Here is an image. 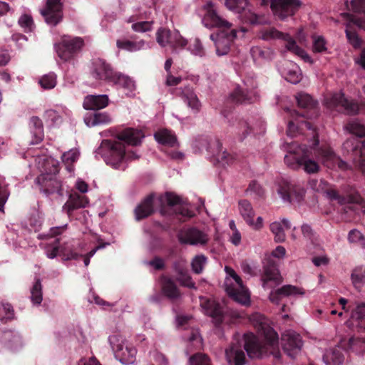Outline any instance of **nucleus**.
Returning a JSON list of instances; mask_svg holds the SVG:
<instances>
[{"label":"nucleus","instance_id":"27","mask_svg":"<svg viewBox=\"0 0 365 365\" xmlns=\"http://www.w3.org/2000/svg\"><path fill=\"white\" fill-rule=\"evenodd\" d=\"M250 53L254 62L258 65L272 61L275 56L274 50L270 47L259 45L251 46Z\"/></svg>","mask_w":365,"mask_h":365},{"label":"nucleus","instance_id":"17","mask_svg":"<svg viewBox=\"0 0 365 365\" xmlns=\"http://www.w3.org/2000/svg\"><path fill=\"white\" fill-rule=\"evenodd\" d=\"M156 41L162 47L169 46L173 48H184L187 43L178 31H170L165 28H160L157 31Z\"/></svg>","mask_w":365,"mask_h":365},{"label":"nucleus","instance_id":"22","mask_svg":"<svg viewBox=\"0 0 365 365\" xmlns=\"http://www.w3.org/2000/svg\"><path fill=\"white\" fill-rule=\"evenodd\" d=\"M178 238L181 244L190 245H204L209 240L206 233L195 227L181 230L178 234Z\"/></svg>","mask_w":365,"mask_h":365},{"label":"nucleus","instance_id":"47","mask_svg":"<svg viewBox=\"0 0 365 365\" xmlns=\"http://www.w3.org/2000/svg\"><path fill=\"white\" fill-rule=\"evenodd\" d=\"M270 231L274 235V241L277 243L283 242L285 241L286 235L282 223L277 221L273 222L269 225Z\"/></svg>","mask_w":365,"mask_h":365},{"label":"nucleus","instance_id":"29","mask_svg":"<svg viewBox=\"0 0 365 365\" xmlns=\"http://www.w3.org/2000/svg\"><path fill=\"white\" fill-rule=\"evenodd\" d=\"M304 292L302 288L292 285H284L281 288L272 291L269 299L272 302L278 304L282 298L289 296L303 295Z\"/></svg>","mask_w":365,"mask_h":365},{"label":"nucleus","instance_id":"48","mask_svg":"<svg viewBox=\"0 0 365 365\" xmlns=\"http://www.w3.org/2000/svg\"><path fill=\"white\" fill-rule=\"evenodd\" d=\"M246 192L254 198L262 197L264 194L262 187L255 180H253L250 183L246 190Z\"/></svg>","mask_w":365,"mask_h":365},{"label":"nucleus","instance_id":"35","mask_svg":"<svg viewBox=\"0 0 365 365\" xmlns=\"http://www.w3.org/2000/svg\"><path fill=\"white\" fill-rule=\"evenodd\" d=\"M29 127L33 138L31 144L39 143L44 136L42 120L37 116H33L30 118Z\"/></svg>","mask_w":365,"mask_h":365},{"label":"nucleus","instance_id":"31","mask_svg":"<svg viewBox=\"0 0 365 365\" xmlns=\"http://www.w3.org/2000/svg\"><path fill=\"white\" fill-rule=\"evenodd\" d=\"M124 90L125 95L131 96L135 89V81L128 76L120 73H115L111 82Z\"/></svg>","mask_w":365,"mask_h":365},{"label":"nucleus","instance_id":"40","mask_svg":"<svg viewBox=\"0 0 365 365\" xmlns=\"http://www.w3.org/2000/svg\"><path fill=\"white\" fill-rule=\"evenodd\" d=\"M110 121L111 118L106 113H88L84 117V122L88 127L108 124Z\"/></svg>","mask_w":365,"mask_h":365},{"label":"nucleus","instance_id":"60","mask_svg":"<svg viewBox=\"0 0 365 365\" xmlns=\"http://www.w3.org/2000/svg\"><path fill=\"white\" fill-rule=\"evenodd\" d=\"M18 22L24 31L29 32L33 30L34 22L31 16L27 14L22 15Z\"/></svg>","mask_w":365,"mask_h":365},{"label":"nucleus","instance_id":"63","mask_svg":"<svg viewBox=\"0 0 365 365\" xmlns=\"http://www.w3.org/2000/svg\"><path fill=\"white\" fill-rule=\"evenodd\" d=\"M150 360L154 361L157 365L168 364V360L166 359L165 356L157 351L150 352Z\"/></svg>","mask_w":365,"mask_h":365},{"label":"nucleus","instance_id":"11","mask_svg":"<svg viewBox=\"0 0 365 365\" xmlns=\"http://www.w3.org/2000/svg\"><path fill=\"white\" fill-rule=\"evenodd\" d=\"M108 341L114 352L115 357L123 364H132L135 360L136 349L128 344L120 335H113L108 337Z\"/></svg>","mask_w":365,"mask_h":365},{"label":"nucleus","instance_id":"49","mask_svg":"<svg viewBox=\"0 0 365 365\" xmlns=\"http://www.w3.org/2000/svg\"><path fill=\"white\" fill-rule=\"evenodd\" d=\"M10 192L7 187L5 180L0 178V211L4 212V205L7 202Z\"/></svg>","mask_w":365,"mask_h":365},{"label":"nucleus","instance_id":"53","mask_svg":"<svg viewBox=\"0 0 365 365\" xmlns=\"http://www.w3.org/2000/svg\"><path fill=\"white\" fill-rule=\"evenodd\" d=\"M252 131L249 123L245 120H239L235 133L238 135L240 140H243Z\"/></svg>","mask_w":365,"mask_h":365},{"label":"nucleus","instance_id":"19","mask_svg":"<svg viewBox=\"0 0 365 365\" xmlns=\"http://www.w3.org/2000/svg\"><path fill=\"white\" fill-rule=\"evenodd\" d=\"M62 12V0H47L45 7L41 10L45 21L51 26H56L61 21Z\"/></svg>","mask_w":365,"mask_h":365},{"label":"nucleus","instance_id":"3","mask_svg":"<svg viewBox=\"0 0 365 365\" xmlns=\"http://www.w3.org/2000/svg\"><path fill=\"white\" fill-rule=\"evenodd\" d=\"M144 136L141 130L127 128L118 135L116 140H103L96 150V156L100 155L107 165L115 169L124 170L129 161L140 158L135 151L126 149L125 143L138 145Z\"/></svg>","mask_w":365,"mask_h":365},{"label":"nucleus","instance_id":"33","mask_svg":"<svg viewBox=\"0 0 365 365\" xmlns=\"http://www.w3.org/2000/svg\"><path fill=\"white\" fill-rule=\"evenodd\" d=\"M173 267L178 275L177 279L182 286L195 288V282H192L187 269L185 267V262H175Z\"/></svg>","mask_w":365,"mask_h":365},{"label":"nucleus","instance_id":"25","mask_svg":"<svg viewBox=\"0 0 365 365\" xmlns=\"http://www.w3.org/2000/svg\"><path fill=\"white\" fill-rule=\"evenodd\" d=\"M328 197L331 200H336L340 205L355 204L360 207L361 212L365 214V202L359 195L354 191H346V196L341 195L335 190H329L327 192Z\"/></svg>","mask_w":365,"mask_h":365},{"label":"nucleus","instance_id":"57","mask_svg":"<svg viewBox=\"0 0 365 365\" xmlns=\"http://www.w3.org/2000/svg\"><path fill=\"white\" fill-rule=\"evenodd\" d=\"M301 232L304 238L308 241L314 242L317 239V232L312 227V226L307 223H304L302 225Z\"/></svg>","mask_w":365,"mask_h":365},{"label":"nucleus","instance_id":"6","mask_svg":"<svg viewBox=\"0 0 365 365\" xmlns=\"http://www.w3.org/2000/svg\"><path fill=\"white\" fill-rule=\"evenodd\" d=\"M345 128L353 136L347 139L343 144V152L349 158L354 167L365 175V126L357 120L349 122Z\"/></svg>","mask_w":365,"mask_h":365},{"label":"nucleus","instance_id":"36","mask_svg":"<svg viewBox=\"0 0 365 365\" xmlns=\"http://www.w3.org/2000/svg\"><path fill=\"white\" fill-rule=\"evenodd\" d=\"M182 99L194 113L199 112L201 103L192 88L185 87L182 91Z\"/></svg>","mask_w":365,"mask_h":365},{"label":"nucleus","instance_id":"61","mask_svg":"<svg viewBox=\"0 0 365 365\" xmlns=\"http://www.w3.org/2000/svg\"><path fill=\"white\" fill-rule=\"evenodd\" d=\"M294 68L287 71L286 74V80L291 83L296 84L301 80V73L297 66H294Z\"/></svg>","mask_w":365,"mask_h":365},{"label":"nucleus","instance_id":"54","mask_svg":"<svg viewBox=\"0 0 365 365\" xmlns=\"http://www.w3.org/2000/svg\"><path fill=\"white\" fill-rule=\"evenodd\" d=\"M348 240L350 243H356L361 247L365 248V238L364 235L357 230H351L348 235Z\"/></svg>","mask_w":365,"mask_h":365},{"label":"nucleus","instance_id":"21","mask_svg":"<svg viewBox=\"0 0 365 365\" xmlns=\"http://www.w3.org/2000/svg\"><path fill=\"white\" fill-rule=\"evenodd\" d=\"M282 346L284 351L291 358H294L301 351L302 341L297 332L287 330L282 335Z\"/></svg>","mask_w":365,"mask_h":365},{"label":"nucleus","instance_id":"23","mask_svg":"<svg viewBox=\"0 0 365 365\" xmlns=\"http://www.w3.org/2000/svg\"><path fill=\"white\" fill-rule=\"evenodd\" d=\"M115 73L110 64L102 58H95L91 63V75L95 79L110 83Z\"/></svg>","mask_w":365,"mask_h":365},{"label":"nucleus","instance_id":"43","mask_svg":"<svg viewBox=\"0 0 365 365\" xmlns=\"http://www.w3.org/2000/svg\"><path fill=\"white\" fill-rule=\"evenodd\" d=\"M347 349L359 356L365 355V338L351 337L347 343Z\"/></svg>","mask_w":365,"mask_h":365},{"label":"nucleus","instance_id":"39","mask_svg":"<svg viewBox=\"0 0 365 365\" xmlns=\"http://www.w3.org/2000/svg\"><path fill=\"white\" fill-rule=\"evenodd\" d=\"M282 281L277 265L271 262L264 265V274L263 277V287H265L269 282L279 284Z\"/></svg>","mask_w":365,"mask_h":365},{"label":"nucleus","instance_id":"26","mask_svg":"<svg viewBox=\"0 0 365 365\" xmlns=\"http://www.w3.org/2000/svg\"><path fill=\"white\" fill-rule=\"evenodd\" d=\"M88 202V200L86 196L74 192L69 195L62 210L68 215L69 218H71L75 210L86 207Z\"/></svg>","mask_w":365,"mask_h":365},{"label":"nucleus","instance_id":"42","mask_svg":"<svg viewBox=\"0 0 365 365\" xmlns=\"http://www.w3.org/2000/svg\"><path fill=\"white\" fill-rule=\"evenodd\" d=\"M240 215L247 224H252V217L255 215L252 204L247 200H241L238 202Z\"/></svg>","mask_w":365,"mask_h":365},{"label":"nucleus","instance_id":"7","mask_svg":"<svg viewBox=\"0 0 365 365\" xmlns=\"http://www.w3.org/2000/svg\"><path fill=\"white\" fill-rule=\"evenodd\" d=\"M180 198L170 192H167L165 196L157 197L155 195H150L146 197L135 209V217L136 220L144 219L152 215L155 209L160 207L163 202L168 205L173 206L179 204Z\"/></svg>","mask_w":365,"mask_h":365},{"label":"nucleus","instance_id":"2","mask_svg":"<svg viewBox=\"0 0 365 365\" xmlns=\"http://www.w3.org/2000/svg\"><path fill=\"white\" fill-rule=\"evenodd\" d=\"M312 138V146L308 148L306 145H299L295 141L286 142L282 145L287 154L284 156V162L292 169L297 170L303 166L304 170L307 173H315L319 170V164L310 158L312 150L314 151L316 158L324 166L330 169L336 167L341 170H348L349 164L336 155L329 147L316 148L319 144L318 135Z\"/></svg>","mask_w":365,"mask_h":365},{"label":"nucleus","instance_id":"41","mask_svg":"<svg viewBox=\"0 0 365 365\" xmlns=\"http://www.w3.org/2000/svg\"><path fill=\"white\" fill-rule=\"evenodd\" d=\"M80 245L79 242L74 240L64 244L60 250L63 259L65 260L76 259L80 255L77 252V248Z\"/></svg>","mask_w":365,"mask_h":365},{"label":"nucleus","instance_id":"18","mask_svg":"<svg viewBox=\"0 0 365 365\" xmlns=\"http://www.w3.org/2000/svg\"><path fill=\"white\" fill-rule=\"evenodd\" d=\"M277 192L284 202L289 203L299 202L304 195L302 188L286 180L279 182Z\"/></svg>","mask_w":365,"mask_h":365},{"label":"nucleus","instance_id":"32","mask_svg":"<svg viewBox=\"0 0 365 365\" xmlns=\"http://www.w3.org/2000/svg\"><path fill=\"white\" fill-rule=\"evenodd\" d=\"M162 291L173 302H177L181 297V294L175 282L170 278L163 277L161 278Z\"/></svg>","mask_w":365,"mask_h":365},{"label":"nucleus","instance_id":"50","mask_svg":"<svg viewBox=\"0 0 365 365\" xmlns=\"http://www.w3.org/2000/svg\"><path fill=\"white\" fill-rule=\"evenodd\" d=\"M39 83L44 89H51L56 85V75L54 73L46 74L41 78Z\"/></svg>","mask_w":365,"mask_h":365},{"label":"nucleus","instance_id":"16","mask_svg":"<svg viewBox=\"0 0 365 365\" xmlns=\"http://www.w3.org/2000/svg\"><path fill=\"white\" fill-rule=\"evenodd\" d=\"M83 45V41L80 37L63 36L60 43L55 44V48L61 59L68 61L81 50Z\"/></svg>","mask_w":365,"mask_h":365},{"label":"nucleus","instance_id":"59","mask_svg":"<svg viewBox=\"0 0 365 365\" xmlns=\"http://www.w3.org/2000/svg\"><path fill=\"white\" fill-rule=\"evenodd\" d=\"M14 316V310L9 303L0 304V320L10 319Z\"/></svg>","mask_w":365,"mask_h":365},{"label":"nucleus","instance_id":"62","mask_svg":"<svg viewBox=\"0 0 365 365\" xmlns=\"http://www.w3.org/2000/svg\"><path fill=\"white\" fill-rule=\"evenodd\" d=\"M153 21H142L133 23L131 26L133 31L136 32H145L151 30Z\"/></svg>","mask_w":365,"mask_h":365},{"label":"nucleus","instance_id":"12","mask_svg":"<svg viewBox=\"0 0 365 365\" xmlns=\"http://www.w3.org/2000/svg\"><path fill=\"white\" fill-rule=\"evenodd\" d=\"M225 6L230 11L239 14L241 21L246 24L255 25L264 22L263 16L252 11L247 0H225Z\"/></svg>","mask_w":365,"mask_h":365},{"label":"nucleus","instance_id":"4","mask_svg":"<svg viewBox=\"0 0 365 365\" xmlns=\"http://www.w3.org/2000/svg\"><path fill=\"white\" fill-rule=\"evenodd\" d=\"M202 9L205 11L202 18V24L208 29L216 27L220 29L216 34H211L210 36V39L215 41L217 55L218 56L227 55L234 40L239 36L242 37L247 29L245 28H241L239 31L235 29H231L232 24L217 14L211 1H207Z\"/></svg>","mask_w":365,"mask_h":365},{"label":"nucleus","instance_id":"64","mask_svg":"<svg viewBox=\"0 0 365 365\" xmlns=\"http://www.w3.org/2000/svg\"><path fill=\"white\" fill-rule=\"evenodd\" d=\"M350 6L354 12L365 14V0H351Z\"/></svg>","mask_w":365,"mask_h":365},{"label":"nucleus","instance_id":"20","mask_svg":"<svg viewBox=\"0 0 365 365\" xmlns=\"http://www.w3.org/2000/svg\"><path fill=\"white\" fill-rule=\"evenodd\" d=\"M36 182L40 185L41 191L47 196L54 193L63 195L62 183L56 175L41 174L36 178Z\"/></svg>","mask_w":365,"mask_h":365},{"label":"nucleus","instance_id":"15","mask_svg":"<svg viewBox=\"0 0 365 365\" xmlns=\"http://www.w3.org/2000/svg\"><path fill=\"white\" fill-rule=\"evenodd\" d=\"M261 4L262 6L270 4L274 16L281 20H284L298 11L302 2L299 0H262Z\"/></svg>","mask_w":365,"mask_h":365},{"label":"nucleus","instance_id":"37","mask_svg":"<svg viewBox=\"0 0 365 365\" xmlns=\"http://www.w3.org/2000/svg\"><path fill=\"white\" fill-rule=\"evenodd\" d=\"M323 361L326 365H343L344 356L339 348H331L325 351Z\"/></svg>","mask_w":365,"mask_h":365},{"label":"nucleus","instance_id":"28","mask_svg":"<svg viewBox=\"0 0 365 365\" xmlns=\"http://www.w3.org/2000/svg\"><path fill=\"white\" fill-rule=\"evenodd\" d=\"M349 327L365 331V303H359L351 311L350 319L346 322Z\"/></svg>","mask_w":365,"mask_h":365},{"label":"nucleus","instance_id":"58","mask_svg":"<svg viewBox=\"0 0 365 365\" xmlns=\"http://www.w3.org/2000/svg\"><path fill=\"white\" fill-rule=\"evenodd\" d=\"M206 257L204 255L196 256L192 261L191 265L193 272L196 274L202 272L206 263Z\"/></svg>","mask_w":365,"mask_h":365},{"label":"nucleus","instance_id":"55","mask_svg":"<svg viewBox=\"0 0 365 365\" xmlns=\"http://www.w3.org/2000/svg\"><path fill=\"white\" fill-rule=\"evenodd\" d=\"M189 365H211L208 356L202 353H197L189 359Z\"/></svg>","mask_w":365,"mask_h":365},{"label":"nucleus","instance_id":"1","mask_svg":"<svg viewBox=\"0 0 365 365\" xmlns=\"http://www.w3.org/2000/svg\"><path fill=\"white\" fill-rule=\"evenodd\" d=\"M255 324L258 334L264 338V344L252 333H246L242 339L235 337L230 346L225 350V357L229 365H245L247 362L245 350L251 358H260L268 352L274 354L278 348V335L269 325L266 319L256 316Z\"/></svg>","mask_w":365,"mask_h":365},{"label":"nucleus","instance_id":"9","mask_svg":"<svg viewBox=\"0 0 365 365\" xmlns=\"http://www.w3.org/2000/svg\"><path fill=\"white\" fill-rule=\"evenodd\" d=\"M259 36L264 41H271L275 39H283L287 41L286 48L288 51L299 56L305 62L312 63V58L306 51L300 48L296 41L288 34L279 31L274 27H267L262 29L259 32Z\"/></svg>","mask_w":365,"mask_h":365},{"label":"nucleus","instance_id":"13","mask_svg":"<svg viewBox=\"0 0 365 365\" xmlns=\"http://www.w3.org/2000/svg\"><path fill=\"white\" fill-rule=\"evenodd\" d=\"M198 146L200 149H205L222 165H229L234 160V158L225 151H222V144L215 137H200L198 140Z\"/></svg>","mask_w":365,"mask_h":365},{"label":"nucleus","instance_id":"24","mask_svg":"<svg viewBox=\"0 0 365 365\" xmlns=\"http://www.w3.org/2000/svg\"><path fill=\"white\" fill-rule=\"evenodd\" d=\"M205 313L212 318L215 324L223 322L227 317V307L215 300L207 299L201 302Z\"/></svg>","mask_w":365,"mask_h":365},{"label":"nucleus","instance_id":"8","mask_svg":"<svg viewBox=\"0 0 365 365\" xmlns=\"http://www.w3.org/2000/svg\"><path fill=\"white\" fill-rule=\"evenodd\" d=\"M225 270L227 274L225 280V288L229 297L240 304H250V294L241 278L229 267H225Z\"/></svg>","mask_w":365,"mask_h":365},{"label":"nucleus","instance_id":"45","mask_svg":"<svg viewBox=\"0 0 365 365\" xmlns=\"http://www.w3.org/2000/svg\"><path fill=\"white\" fill-rule=\"evenodd\" d=\"M79 155L80 153L76 148L71 149L62 155V161L65 163L66 170L68 173H71L73 171V166L72 164L78 159Z\"/></svg>","mask_w":365,"mask_h":365},{"label":"nucleus","instance_id":"10","mask_svg":"<svg viewBox=\"0 0 365 365\" xmlns=\"http://www.w3.org/2000/svg\"><path fill=\"white\" fill-rule=\"evenodd\" d=\"M257 82L253 78H245L242 86H237L230 93L229 101L235 103H251L257 100Z\"/></svg>","mask_w":365,"mask_h":365},{"label":"nucleus","instance_id":"38","mask_svg":"<svg viewBox=\"0 0 365 365\" xmlns=\"http://www.w3.org/2000/svg\"><path fill=\"white\" fill-rule=\"evenodd\" d=\"M155 139L158 143L170 147L178 146V142L175 135L169 130L163 129L156 132L154 135Z\"/></svg>","mask_w":365,"mask_h":365},{"label":"nucleus","instance_id":"34","mask_svg":"<svg viewBox=\"0 0 365 365\" xmlns=\"http://www.w3.org/2000/svg\"><path fill=\"white\" fill-rule=\"evenodd\" d=\"M116 46L119 49L129 52H135L150 48L149 43L144 40L131 41L128 39H118L116 41Z\"/></svg>","mask_w":365,"mask_h":365},{"label":"nucleus","instance_id":"14","mask_svg":"<svg viewBox=\"0 0 365 365\" xmlns=\"http://www.w3.org/2000/svg\"><path fill=\"white\" fill-rule=\"evenodd\" d=\"M324 104L331 111L348 115L356 114L359 109L356 103L346 98L341 92L327 96L324 99Z\"/></svg>","mask_w":365,"mask_h":365},{"label":"nucleus","instance_id":"51","mask_svg":"<svg viewBox=\"0 0 365 365\" xmlns=\"http://www.w3.org/2000/svg\"><path fill=\"white\" fill-rule=\"evenodd\" d=\"M189 50L192 55L204 57L206 55L205 49L198 38H195L189 46Z\"/></svg>","mask_w":365,"mask_h":365},{"label":"nucleus","instance_id":"52","mask_svg":"<svg viewBox=\"0 0 365 365\" xmlns=\"http://www.w3.org/2000/svg\"><path fill=\"white\" fill-rule=\"evenodd\" d=\"M312 48L315 53H322L327 51V41L322 36H312Z\"/></svg>","mask_w":365,"mask_h":365},{"label":"nucleus","instance_id":"56","mask_svg":"<svg viewBox=\"0 0 365 365\" xmlns=\"http://www.w3.org/2000/svg\"><path fill=\"white\" fill-rule=\"evenodd\" d=\"M59 240L56 239L45 246V253L48 258L53 259L59 253Z\"/></svg>","mask_w":365,"mask_h":365},{"label":"nucleus","instance_id":"30","mask_svg":"<svg viewBox=\"0 0 365 365\" xmlns=\"http://www.w3.org/2000/svg\"><path fill=\"white\" fill-rule=\"evenodd\" d=\"M107 95H88L85 97L83 106L86 110H99L106 108L108 104Z\"/></svg>","mask_w":365,"mask_h":365},{"label":"nucleus","instance_id":"44","mask_svg":"<svg viewBox=\"0 0 365 365\" xmlns=\"http://www.w3.org/2000/svg\"><path fill=\"white\" fill-rule=\"evenodd\" d=\"M30 299L34 305H40L43 300L42 284L40 279L36 278L30 289Z\"/></svg>","mask_w":365,"mask_h":365},{"label":"nucleus","instance_id":"5","mask_svg":"<svg viewBox=\"0 0 365 365\" xmlns=\"http://www.w3.org/2000/svg\"><path fill=\"white\" fill-rule=\"evenodd\" d=\"M296 100L298 106L304 108L305 110L301 113H299L294 110L287 108L286 110L289 113V115L292 118L287 125V134L289 137L293 138L297 136V134L299 130H307L310 132V134L314 138L317 135V131L312 125L311 123L302 120H298V118H315L319 114L317 103L312 99V98L307 93H299L296 96Z\"/></svg>","mask_w":365,"mask_h":365},{"label":"nucleus","instance_id":"46","mask_svg":"<svg viewBox=\"0 0 365 365\" xmlns=\"http://www.w3.org/2000/svg\"><path fill=\"white\" fill-rule=\"evenodd\" d=\"M354 286L359 289L365 284V267H359L355 268L351 275Z\"/></svg>","mask_w":365,"mask_h":365}]
</instances>
